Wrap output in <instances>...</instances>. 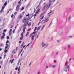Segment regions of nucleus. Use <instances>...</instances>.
Wrapping results in <instances>:
<instances>
[{
  "label": "nucleus",
  "mask_w": 74,
  "mask_h": 74,
  "mask_svg": "<svg viewBox=\"0 0 74 74\" xmlns=\"http://www.w3.org/2000/svg\"><path fill=\"white\" fill-rule=\"evenodd\" d=\"M22 22L23 23H24L23 25V31L24 33H25V29H26V26L28 25V23H29L26 20L24 19H23L22 21Z\"/></svg>",
  "instance_id": "f257e3e1"
},
{
  "label": "nucleus",
  "mask_w": 74,
  "mask_h": 74,
  "mask_svg": "<svg viewBox=\"0 0 74 74\" xmlns=\"http://www.w3.org/2000/svg\"><path fill=\"white\" fill-rule=\"evenodd\" d=\"M41 45L42 48H46L48 47V43H44V42H42L41 44Z\"/></svg>",
  "instance_id": "f03ea898"
},
{
  "label": "nucleus",
  "mask_w": 74,
  "mask_h": 74,
  "mask_svg": "<svg viewBox=\"0 0 74 74\" xmlns=\"http://www.w3.org/2000/svg\"><path fill=\"white\" fill-rule=\"evenodd\" d=\"M69 70H70V65H68L66 67H65L64 69V70L66 72H67V71H69Z\"/></svg>",
  "instance_id": "7ed1b4c3"
},
{
  "label": "nucleus",
  "mask_w": 74,
  "mask_h": 74,
  "mask_svg": "<svg viewBox=\"0 0 74 74\" xmlns=\"http://www.w3.org/2000/svg\"><path fill=\"white\" fill-rule=\"evenodd\" d=\"M20 7H21V5H17V6H16V11H19V9L20 8Z\"/></svg>",
  "instance_id": "20e7f679"
},
{
  "label": "nucleus",
  "mask_w": 74,
  "mask_h": 74,
  "mask_svg": "<svg viewBox=\"0 0 74 74\" xmlns=\"http://www.w3.org/2000/svg\"><path fill=\"white\" fill-rule=\"evenodd\" d=\"M52 11L50 10L48 14V17H49L50 16H51V15H52Z\"/></svg>",
  "instance_id": "39448f33"
},
{
  "label": "nucleus",
  "mask_w": 74,
  "mask_h": 74,
  "mask_svg": "<svg viewBox=\"0 0 74 74\" xmlns=\"http://www.w3.org/2000/svg\"><path fill=\"white\" fill-rule=\"evenodd\" d=\"M48 21H49V19H48V18H46L44 21V23H48Z\"/></svg>",
  "instance_id": "423d86ee"
},
{
  "label": "nucleus",
  "mask_w": 74,
  "mask_h": 74,
  "mask_svg": "<svg viewBox=\"0 0 74 74\" xmlns=\"http://www.w3.org/2000/svg\"><path fill=\"white\" fill-rule=\"evenodd\" d=\"M48 10V8H47L45 7V6H44L42 9V11L47 10Z\"/></svg>",
  "instance_id": "0eeeda50"
},
{
  "label": "nucleus",
  "mask_w": 74,
  "mask_h": 74,
  "mask_svg": "<svg viewBox=\"0 0 74 74\" xmlns=\"http://www.w3.org/2000/svg\"><path fill=\"white\" fill-rule=\"evenodd\" d=\"M45 25H44V26H43L40 29L41 31H42L43 30V29H44V28L45 27Z\"/></svg>",
  "instance_id": "6e6552de"
},
{
  "label": "nucleus",
  "mask_w": 74,
  "mask_h": 74,
  "mask_svg": "<svg viewBox=\"0 0 74 74\" xmlns=\"http://www.w3.org/2000/svg\"><path fill=\"white\" fill-rule=\"evenodd\" d=\"M34 36H32L31 38V40L32 41H34Z\"/></svg>",
  "instance_id": "1a4fd4ad"
},
{
  "label": "nucleus",
  "mask_w": 74,
  "mask_h": 74,
  "mask_svg": "<svg viewBox=\"0 0 74 74\" xmlns=\"http://www.w3.org/2000/svg\"><path fill=\"white\" fill-rule=\"evenodd\" d=\"M41 26H39L38 28L37 29V31H38V30H39L40 29V28H41Z\"/></svg>",
  "instance_id": "9d476101"
},
{
  "label": "nucleus",
  "mask_w": 74,
  "mask_h": 74,
  "mask_svg": "<svg viewBox=\"0 0 74 74\" xmlns=\"http://www.w3.org/2000/svg\"><path fill=\"white\" fill-rule=\"evenodd\" d=\"M22 17V15H20L18 16V18L19 19H21V18Z\"/></svg>",
  "instance_id": "9b49d317"
},
{
  "label": "nucleus",
  "mask_w": 74,
  "mask_h": 74,
  "mask_svg": "<svg viewBox=\"0 0 74 74\" xmlns=\"http://www.w3.org/2000/svg\"><path fill=\"white\" fill-rule=\"evenodd\" d=\"M71 19V16H69L68 18V20L69 21H70V19Z\"/></svg>",
  "instance_id": "f8f14e48"
},
{
  "label": "nucleus",
  "mask_w": 74,
  "mask_h": 74,
  "mask_svg": "<svg viewBox=\"0 0 74 74\" xmlns=\"http://www.w3.org/2000/svg\"><path fill=\"white\" fill-rule=\"evenodd\" d=\"M23 37H24V36H21L20 39V40H22L23 38Z\"/></svg>",
  "instance_id": "ddd939ff"
},
{
  "label": "nucleus",
  "mask_w": 74,
  "mask_h": 74,
  "mask_svg": "<svg viewBox=\"0 0 74 74\" xmlns=\"http://www.w3.org/2000/svg\"><path fill=\"white\" fill-rule=\"evenodd\" d=\"M49 5V4H47L45 6V7H46V8H48V6Z\"/></svg>",
  "instance_id": "4468645a"
},
{
  "label": "nucleus",
  "mask_w": 74,
  "mask_h": 74,
  "mask_svg": "<svg viewBox=\"0 0 74 74\" xmlns=\"http://www.w3.org/2000/svg\"><path fill=\"white\" fill-rule=\"evenodd\" d=\"M68 49H71V46H70V45H68Z\"/></svg>",
  "instance_id": "2eb2a0df"
},
{
  "label": "nucleus",
  "mask_w": 74,
  "mask_h": 74,
  "mask_svg": "<svg viewBox=\"0 0 74 74\" xmlns=\"http://www.w3.org/2000/svg\"><path fill=\"white\" fill-rule=\"evenodd\" d=\"M63 34V32L62 31L60 34V36H62Z\"/></svg>",
  "instance_id": "dca6fc26"
},
{
  "label": "nucleus",
  "mask_w": 74,
  "mask_h": 74,
  "mask_svg": "<svg viewBox=\"0 0 74 74\" xmlns=\"http://www.w3.org/2000/svg\"><path fill=\"white\" fill-rule=\"evenodd\" d=\"M18 71H21V66H19L18 69Z\"/></svg>",
  "instance_id": "f3484780"
},
{
  "label": "nucleus",
  "mask_w": 74,
  "mask_h": 74,
  "mask_svg": "<svg viewBox=\"0 0 74 74\" xmlns=\"http://www.w3.org/2000/svg\"><path fill=\"white\" fill-rule=\"evenodd\" d=\"M51 67H52V68H55V67H56V65H52Z\"/></svg>",
  "instance_id": "a211bd4d"
},
{
  "label": "nucleus",
  "mask_w": 74,
  "mask_h": 74,
  "mask_svg": "<svg viewBox=\"0 0 74 74\" xmlns=\"http://www.w3.org/2000/svg\"><path fill=\"white\" fill-rule=\"evenodd\" d=\"M29 32H27V34L26 35V37H27V36H29Z\"/></svg>",
  "instance_id": "6ab92c4d"
},
{
  "label": "nucleus",
  "mask_w": 74,
  "mask_h": 74,
  "mask_svg": "<svg viewBox=\"0 0 74 74\" xmlns=\"http://www.w3.org/2000/svg\"><path fill=\"white\" fill-rule=\"evenodd\" d=\"M7 2H6L4 3V6L5 7V6H6V5H7Z\"/></svg>",
  "instance_id": "aec40b11"
},
{
  "label": "nucleus",
  "mask_w": 74,
  "mask_h": 74,
  "mask_svg": "<svg viewBox=\"0 0 74 74\" xmlns=\"http://www.w3.org/2000/svg\"><path fill=\"white\" fill-rule=\"evenodd\" d=\"M40 9H38V11L36 12V13H38V12H40Z\"/></svg>",
  "instance_id": "412c9836"
},
{
  "label": "nucleus",
  "mask_w": 74,
  "mask_h": 74,
  "mask_svg": "<svg viewBox=\"0 0 74 74\" xmlns=\"http://www.w3.org/2000/svg\"><path fill=\"white\" fill-rule=\"evenodd\" d=\"M4 8H5V6H3L2 7L1 10H3L4 9Z\"/></svg>",
  "instance_id": "4be33fe9"
},
{
  "label": "nucleus",
  "mask_w": 74,
  "mask_h": 74,
  "mask_svg": "<svg viewBox=\"0 0 74 74\" xmlns=\"http://www.w3.org/2000/svg\"><path fill=\"white\" fill-rule=\"evenodd\" d=\"M68 63V61H66L65 64V66H66V65H67Z\"/></svg>",
  "instance_id": "5701e85b"
},
{
  "label": "nucleus",
  "mask_w": 74,
  "mask_h": 74,
  "mask_svg": "<svg viewBox=\"0 0 74 74\" xmlns=\"http://www.w3.org/2000/svg\"><path fill=\"white\" fill-rule=\"evenodd\" d=\"M32 62H31L29 65L28 67H30V65L32 64Z\"/></svg>",
  "instance_id": "b1692460"
},
{
  "label": "nucleus",
  "mask_w": 74,
  "mask_h": 74,
  "mask_svg": "<svg viewBox=\"0 0 74 74\" xmlns=\"http://www.w3.org/2000/svg\"><path fill=\"white\" fill-rule=\"evenodd\" d=\"M53 1V0H49V3H50L52 2Z\"/></svg>",
  "instance_id": "393cba45"
},
{
  "label": "nucleus",
  "mask_w": 74,
  "mask_h": 74,
  "mask_svg": "<svg viewBox=\"0 0 74 74\" xmlns=\"http://www.w3.org/2000/svg\"><path fill=\"white\" fill-rule=\"evenodd\" d=\"M43 1H44V0H41L40 1V4L41 3H42V2H43Z\"/></svg>",
  "instance_id": "a878e982"
},
{
  "label": "nucleus",
  "mask_w": 74,
  "mask_h": 74,
  "mask_svg": "<svg viewBox=\"0 0 74 74\" xmlns=\"http://www.w3.org/2000/svg\"><path fill=\"white\" fill-rule=\"evenodd\" d=\"M20 61H21V60H19L18 62V64L19 65V63H20Z\"/></svg>",
  "instance_id": "bb28decb"
},
{
  "label": "nucleus",
  "mask_w": 74,
  "mask_h": 74,
  "mask_svg": "<svg viewBox=\"0 0 74 74\" xmlns=\"http://www.w3.org/2000/svg\"><path fill=\"white\" fill-rule=\"evenodd\" d=\"M4 36H1V39H3V38H4Z\"/></svg>",
  "instance_id": "cd10ccee"
},
{
  "label": "nucleus",
  "mask_w": 74,
  "mask_h": 74,
  "mask_svg": "<svg viewBox=\"0 0 74 74\" xmlns=\"http://www.w3.org/2000/svg\"><path fill=\"white\" fill-rule=\"evenodd\" d=\"M24 8H25L24 7H22L21 10V11H22V10H23Z\"/></svg>",
  "instance_id": "c85d7f7f"
},
{
  "label": "nucleus",
  "mask_w": 74,
  "mask_h": 74,
  "mask_svg": "<svg viewBox=\"0 0 74 74\" xmlns=\"http://www.w3.org/2000/svg\"><path fill=\"white\" fill-rule=\"evenodd\" d=\"M52 21L51 22V23H50L49 26L48 27H49V26H51V25H52Z\"/></svg>",
  "instance_id": "c756f323"
},
{
  "label": "nucleus",
  "mask_w": 74,
  "mask_h": 74,
  "mask_svg": "<svg viewBox=\"0 0 74 74\" xmlns=\"http://www.w3.org/2000/svg\"><path fill=\"white\" fill-rule=\"evenodd\" d=\"M31 22H29L28 25V26H30L31 25Z\"/></svg>",
  "instance_id": "7c9ffc66"
},
{
  "label": "nucleus",
  "mask_w": 74,
  "mask_h": 74,
  "mask_svg": "<svg viewBox=\"0 0 74 74\" xmlns=\"http://www.w3.org/2000/svg\"><path fill=\"white\" fill-rule=\"evenodd\" d=\"M8 51V50H7V49L5 50V51H4L5 52H6V53H7Z\"/></svg>",
  "instance_id": "2f4dec72"
},
{
  "label": "nucleus",
  "mask_w": 74,
  "mask_h": 74,
  "mask_svg": "<svg viewBox=\"0 0 74 74\" xmlns=\"http://www.w3.org/2000/svg\"><path fill=\"white\" fill-rule=\"evenodd\" d=\"M61 41V40H58L57 41V42H60V41Z\"/></svg>",
  "instance_id": "473e14b6"
},
{
  "label": "nucleus",
  "mask_w": 74,
  "mask_h": 74,
  "mask_svg": "<svg viewBox=\"0 0 74 74\" xmlns=\"http://www.w3.org/2000/svg\"><path fill=\"white\" fill-rule=\"evenodd\" d=\"M7 32V29H4L3 30V32L4 33H5V32Z\"/></svg>",
  "instance_id": "72a5a7b5"
},
{
  "label": "nucleus",
  "mask_w": 74,
  "mask_h": 74,
  "mask_svg": "<svg viewBox=\"0 0 74 74\" xmlns=\"http://www.w3.org/2000/svg\"><path fill=\"white\" fill-rule=\"evenodd\" d=\"M27 19V17H25L23 19L24 20H26V19Z\"/></svg>",
  "instance_id": "f704fd0d"
},
{
  "label": "nucleus",
  "mask_w": 74,
  "mask_h": 74,
  "mask_svg": "<svg viewBox=\"0 0 74 74\" xmlns=\"http://www.w3.org/2000/svg\"><path fill=\"white\" fill-rule=\"evenodd\" d=\"M21 36H23V32H22L21 33Z\"/></svg>",
  "instance_id": "c9c22d12"
},
{
  "label": "nucleus",
  "mask_w": 74,
  "mask_h": 74,
  "mask_svg": "<svg viewBox=\"0 0 74 74\" xmlns=\"http://www.w3.org/2000/svg\"><path fill=\"white\" fill-rule=\"evenodd\" d=\"M9 38H10V37H9V36H7V40H9Z\"/></svg>",
  "instance_id": "e433bc0d"
},
{
  "label": "nucleus",
  "mask_w": 74,
  "mask_h": 74,
  "mask_svg": "<svg viewBox=\"0 0 74 74\" xmlns=\"http://www.w3.org/2000/svg\"><path fill=\"white\" fill-rule=\"evenodd\" d=\"M9 36H11V35L12 34V32H9Z\"/></svg>",
  "instance_id": "4c0bfd02"
},
{
  "label": "nucleus",
  "mask_w": 74,
  "mask_h": 74,
  "mask_svg": "<svg viewBox=\"0 0 74 74\" xmlns=\"http://www.w3.org/2000/svg\"><path fill=\"white\" fill-rule=\"evenodd\" d=\"M9 33H12V29H10V31H9Z\"/></svg>",
  "instance_id": "58836bf2"
},
{
  "label": "nucleus",
  "mask_w": 74,
  "mask_h": 74,
  "mask_svg": "<svg viewBox=\"0 0 74 74\" xmlns=\"http://www.w3.org/2000/svg\"><path fill=\"white\" fill-rule=\"evenodd\" d=\"M39 35H40V33H38V35L37 36V38H38V36H39Z\"/></svg>",
  "instance_id": "ea45409f"
},
{
  "label": "nucleus",
  "mask_w": 74,
  "mask_h": 74,
  "mask_svg": "<svg viewBox=\"0 0 74 74\" xmlns=\"http://www.w3.org/2000/svg\"><path fill=\"white\" fill-rule=\"evenodd\" d=\"M45 12H44L40 16H41V15H44V14H45Z\"/></svg>",
  "instance_id": "a19ab883"
},
{
  "label": "nucleus",
  "mask_w": 74,
  "mask_h": 74,
  "mask_svg": "<svg viewBox=\"0 0 74 74\" xmlns=\"http://www.w3.org/2000/svg\"><path fill=\"white\" fill-rule=\"evenodd\" d=\"M8 42H9V40H8L6 42V44H8Z\"/></svg>",
  "instance_id": "79ce46f5"
},
{
  "label": "nucleus",
  "mask_w": 74,
  "mask_h": 74,
  "mask_svg": "<svg viewBox=\"0 0 74 74\" xmlns=\"http://www.w3.org/2000/svg\"><path fill=\"white\" fill-rule=\"evenodd\" d=\"M30 45V43H29L26 46V48L27 47H28V46H29V45Z\"/></svg>",
  "instance_id": "37998d69"
},
{
  "label": "nucleus",
  "mask_w": 74,
  "mask_h": 74,
  "mask_svg": "<svg viewBox=\"0 0 74 74\" xmlns=\"http://www.w3.org/2000/svg\"><path fill=\"white\" fill-rule=\"evenodd\" d=\"M71 58H70L69 59V62H71Z\"/></svg>",
  "instance_id": "c03bdc74"
},
{
  "label": "nucleus",
  "mask_w": 74,
  "mask_h": 74,
  "mask_svg": "<svg viewBox=\"0 0 74 74\" xmlns=\"http://www.w3.org/2000/svg\"><path fill=\"white\" fill-rule=\"evenodd\" d=\"M21 0H20L19 2L18 3L19 4H21Z\"/></svg>",
  "instance_id": "a18cd8bd"
},
{
  "label": "nucleus",
  "mask_w": 74,
  "mask_h": 74,
  "mask_svg": "<svg viewBox=\"0 0 74 74\" xmlns=\"http://www.w3.org/2000/svg\"><path fill=\"white\" fill-rule=\"evenodd\" d=\"M2 34H3V36H5V33H4V32H3L2 33Z\"/></svg>",
  "instance_id": "49530a36"
},
{
  "label": "nucleus",
  "mask_w": 74,
  "mask_h": 74,
  "mask_svg": "<svg viewBox=\"0 0 74 74\" xmlns=\"http://www.w3.org/2000/svg\"><path fill=\"white\" fill-rule=\"evenodd\" d=\"M29 13L28 14L26 15V16H29Z\"/></svg>",
  "instance_id": "de8ad7c7"
},
{
  "label": "nucleus",
  "mask_w": 74,
  "mask_h": 74,
  "mask_svg": "<svg viewBox=\"0 0 74 74\" xmlns=\"http://www.w3.org/2000/svg\"><path fill=\"white\" fill-rule=\"evenodd\" d=\"M15 29H14L12 32L13 33H15Z\"/></svg>",
  "instance_id": "09e8293b"
},
{
  "label": "nucleus",
  "mask_w": 74,
  "mask_h": 74,
  "mask_svg": "<svg viewBox=\"0 0 74 74\" xmlns=\"http://www.w3.org/2000/svg\"><path fill=\"white\" fill-rule=\"evenodd\" d=\"M69 37L70 38H73V36H69Z\"/></svg>",
  "instance_id": "8fccbe9b"
},
{
  "label": "nucleus",
  "mask_w": 74,
  "mask_h": 74,
  "mask_svg": "<svg viewBox=\"0 0 74 74\" xmlns=\"http://www.w3.org/2000/svg\"><path fill=\"white\" fill-rule=\"evenodd\" d=\"M44 16H43L42 17L40 18L41 19H43L44 18Z\"/></svg>",
  "instance_id": "3c124183"
},
{
  "label": "nucleus",
  "mask_w": 74,
  "mask_h": 74,
  "mask_svg": "<svg viewBox=\"0 0 74 74\" xmlns=\"http://www.w3.org/2000/svg\"><path fill=\"white\" fill-rule=\"evenodd\" d=\"M37 30V27H35V29L34 30V31H36Z\"/></svg>",
  "instance_id": "603ef678"
},
{
  "label": "nucleus",
  "mask_w": 74,
  "mask_h": 74,
  "mask_svg": "<svg viewBox=\"0 0 74 74\" xmlns=\"http://www.w3.org/2000/svg\"><path fill=\"white\" fill-rule=\"evenodd\" d=\"M18 67H17L15 69V70H18Z\"/></svg>",
  "instance_id": "864d4df0"
},
{
  "label": "nucleus",
  "mask_w": 74,
  "mask_h": 74,
  "mask_svg": "<svg viewBox=\"0 0 74 74\" xmlns=\"http://www.w3.org/2000/svg\"><path fill=\"white\" fill-rule=\"evenodd\" d=\"M23 51V49H21V52H20L21 53V52H22Z\"/></svg>",
  "instance_id": "5fc2aeb1"
},
{
  "label": "nucleus",
  "mask_w": 74,
  "mask_h": 74,
  "mask_svg": "<svg viewBox=\"0 0 74 74\" xmlns=\"http://www.w3.org/2000/svg\"><path fill=\"white\" fill-rule=\"evenodd\" d=\"M17 14V12H15L14 13V14L15 15H16Z\"/></svg>",
  "instance_id": "6e6d98bb"
},
{
  "label": "nucleus",
  "mask_w": 74,
  "mask_h": 74,
  "mask_svg": "<svg viewBox=\"0 0 74 74\" xmlns=\"http://www.w3.org/2000/svg\"><path fill=\"white\" fill-rule=\"evenodd\" d=\"M59 53V52H57L56 53V55H58V54Z\"/></svg>",
  "instance_id": "4d7b16f0"
},
{
  "label": "nucleus",
  "mask_w": 74,
  "mask_h": 74,
  "mask_svg": "<svg viewBox=\"0 0 74 74\" xmlns=\"http://www.w3.org/2000/svg\"><path fill=\"white\" fill-rule=\"evenodd\" d=\"M31 30V28H30L29 29H28L27 30V32H29L30 30Z\"/></svg>",
  "instance_id": "13d9d810"
},
{
  "label": "nucleus",
  "mask_w": 74,
  "mask_h": 74,
  "mask_svg": "<svg viewBox=\"0 0 74 74\" xmlns=\"http://www.w3.org/2000/svg\"><path fill=\"white\" fill-rule=\"evenodd\" d=\"M7 62H6L5 64V66H6V65H7Z\"/></svg>",
  "instance_id": "bf43d9fd"
},
{
  "label": "nucleus",
  "mask_w": 74,
  "mask_h": 74,
  "mask_svg": "<svg viewBox=\"0 0 74 74\" xmlns=\"http://www.w3.org/2000/svg\"><path fill=\"white\" fill-rule=\"evenodd\" d=\"M13 16H14V14H12L11 16V18H12L13 17Z\"/></svg>",
  "instance_id": "052dcab7"
},
{
  "label": "nucleus",
  "mask_w": 74,
  "mask_h": 74,
  "mask_svg": "<svg viewBox=\"0 0 74 74\" xmlns=\"http://www.w3.org/2000/svg\"><path fill=\"white\" fill-rule=\"evenodd\" d=\"M51 5H50V4H49V7H48V8H49V7H51Z\"/></svg>",
  "instance_id": "680f3d73"
},
{
  "label": "nucleus",
  "mask_w": 74,
  "mask_h": 74,
  "mask_svg": "<svg viewBox=\"0 0 74 74\" xmlns=\"http://www.w3.org/2000/svg\"><path fill=\"white\" fill-rule=\"evenodd\" d=\"M64 51H65V50H66V48H64Z\"/></svg>",
  "instance_id": "e2e57ef3"
},
{
  "label": "nucleus",
  "mask_w": 74,
  "mask_h": 74,
  "mask_svg": "<svg viewBox=\"0 0 74 74\" xmlns=\"http://www.w3.org/2000/svg\"><path fill=\"white\" fill-rule=\"evenodd\" d=\"M8 48V46H6L5 47V49H7Z\"/></svg>",
  "instance_id": "0e129e2a"
},
{
  "label": "nucleus",
  "mask_w": 74,
  "mask_h": 74,
  "mask_svg": "<svg viewBox=\"0 0 74 74\" xmlns=\"http://www.w3.org/2000/svg\"><path fill=\"white\" fill-rule=\"evenodd\" d=\"M30 5V3H29L27 6V7H29Z\"/></svg>",
  "instance_id": "69168bd1"
},
{
  "label": "nucleus",
  "mask_w": 74,
  "mask_h": 74,
  "mask_svg": "<svg viewBox=\"0 0 74 74\" xmlns=\"http://www.w3.org/2000/svg\"><path fill=\"white\" fill-rule=\"evenodd\" d=\"M25 65H26V63L25 62L24 63V66H25Z\"/></svg>",
  "instance_id": "338daca9"
},
{
  "label": "nucleus",
  "mask_w": 74,
  "mask_h": 74,
  "mask_svg": "<svg viewBox=\"0 0 74 74\" xmlns=\"http://www.w3.org/2000/svg\"><path fill=\"white\" fill-rule=\"evenodd\" d=\"M36 33V32H34L33 33V34H35Z\"/></svg>",
  "instance_id": "774afa93"
}]
</instances>
